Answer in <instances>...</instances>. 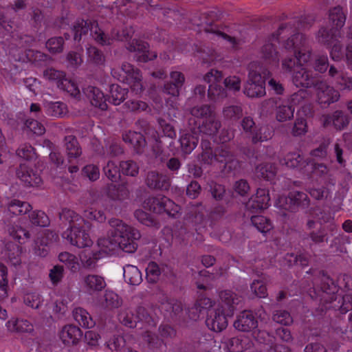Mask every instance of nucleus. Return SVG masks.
Instances as JSON below:
<instances>
[{
	"instance_id": "7ed1b4c3",
	"label": "nucleus",
	"mask_w": 352,
	"mask_h": 352,
	"mask_svg": "<svg viewBox=\"0 0 352 352\" xmlns=\"http://www.w3.org/2000/svg\"><path fill=\"white\" fill-rule=\"evenodd\" d=\"M283 47L285 50L291 49L292 52L297 54L295 59L284 58L283 60V69L290 72L293 68L294 69L295 74L292 80L296 87H309L312 85L313 80L307 74L310 53L304 36L300 34L293 36L283 44Z\"/></svg>"
},
{
	"instance_id": "8fccbe9b",
	"label": "nucleus",
	"mask_w": 352,
	"mask_h": 352,
	"mask_svg": "<svg viewBox=\"0 0 352 352\" xmlns=\"http://www.w3.org/2000/svg\"><path fill=\"white\" fill-rule=\"evenodd\" d=\"M252 292L258 297L264 298L267 295L265 285L260 280H254L251 285Z\"/></svg>"
},
{
	"instance_id": "c03bdc74",
	"label": "nucleus",
	"mask_w": 352,
	"mask_h": 352,
	"mask_svg": "<svg viewBox=\"0 0 352 352\" xmlns=\"http://www.w3.org/2000/svg\"><path fill=\"white\" fill-rule=\"evenodd\" d=\"M63 40L60 37L52 38L47 41L46 47L52 53L59 52L63 49Z\"/></svg>"
},
{
	"instance_id": "4468645a",
	"label": "nucleus",
	"mask_w": 352,
	"mask_h": 352,
	"mask_svg": "<svg viewBox=\"0 0 352 352\" xmlns=\"http://www.w3.org/2000/svg\"><path fill=\"white\" fill-rule=\"evenodd\" d=\"M81 336V330L74 325L65 326L60 333V338L67 345L76 344Z\"/></svg>"
},
{
	"instance_id": "e2e57ef3",
	"label": "nucleus",
	"mask_w": 352,
	"mask_h": 352,
	"mask_svg": "<svg viewBox=\"0 0 352 352\" xmlns=\"http://www.w3.org/2000/svg\"><path fill=\"white\" fill-rule=\"evenodd\" d=\"M241 113V109L239 107H230L223 110L225 117L228 118H238Z\"/></svg>"
},
{
	"instance_id": "6e6d98bb",
	"label": "nucleus",
	"mask_w": 352,
	"mask_h": 352,
	"mask_svg": "<svg viewBox=\"0 0 352 352\" xmlns=\"http://www.w3.org/2000/svg\"><path fill=\"white\" fill-rule=\"evenodd\" d=\"M162 176H160L157 173L152 172L148 175L147 183L148 185L151 188H162L163 184H160V179Z\"/></svg>"
},
{
	"instance_id": "a211bd4d",
	"label": "nucleus",
	"mask_w": 352,
	"mask_h": 352,
	"mask_svg": "<svg viewBox=\"0 0 352 352\" xmlns=\"http://www.w3.org/2000/svg\"><path fill=\"white\" fill-rule=\"evenodd\" d=\"M73 315L75 320L82 327L91 328L95 325V322L90 314L81 307L74 309Z\"/></svg>"
},
{
	"instance_id": "a18cd8bd",
	"label": "nucleus",
	"mask_w": 352,
	"mask_h": 352,
	"mask_svg": "<svg viewBox=\"0 0 352 352\" xmlns=\"http://www.w3.org/2000/svg\"><path fill=\"white\" fill-rule=\"evenodd\" d=\"M59 260L65 263L71 269H75L78 265V259L68 252H63L59 254Z\"/></svg>"
},
{
	"instance_id": "ea45409f",
	"label": "nucleus",
	"mask_w": 352,
	"mask_h": 352,
	"mask_svg": "<svg viewBox=\"0 0 352 352\" xmlns=\"http://www.w3.org/2000/svg\"><path fill=\"white\" fill-rule=\"evenodd\" d=\"M8 279L7 269L5 265L0 263V299L7 296Z\"/></svg>"
},
{
	"instance_id": "412c9836",
	"label": "nucleus",
	"mask_w": 352,
	"mask_h": 352,
	"mask_svg": "<svg viewBox=\"0 0 352 352\" xmlns=\"http://www.w3.org/2000/svg\"><path fill=\"white\" fill-rule=\"evenodd\" d=\"M125 280L131 285H138L142 281V275L137 267L131 265L123 267Z\"/></svg>"
},
{
	"instance_id": "5701e85b",
	"label": "nucleus",
	"mask_w": 352,
	"mask_h": 352,
	"mask_svg": "<svg viewBox=\"0 0 352 352\" xmlns=\"http://www.w3.org/2000/svg\"><path fill=\"white\" fill-rule=\"evenodd\" d=\"M278 38L273 36L262 47L263 58L269 60L270 62L277 63L278 60V52L274 48L275 43Z\"/></svg>"
},
{
	"instance_id": "f03ea898",
	"label": "nucleus",
	"mask_w": 352,
	"mask_h": 352,
	"mask_svg": "<svg viewBox=\"0 0 352 352\" xmlns=\"http://www.w3.org/2000/svg\"><path fill=\"white\" fill-rule=\"evenodd\" d=\"M228 290L220 293L221 302L212 304L208 298L198 301L195 307L190 310L189 316L192 320L199 319L207 311L206 325L212 331L219 332L225 329L228 325V318L234 314V305L238 304L239 299Z\"/></svg>"
},
{
	"instance_id": "13d9d810",
	"label": "nucleus",
	"mask_w": 352,
	"mask_h": 352,
	"mask_svg": "<svg viewBox=\"0 0 352 352\" xmlns=\"http://www.w3.org/2000/svg\"><path fill=\"white\" fill-rule=\"evenodd\" d=\"M93 36L94 39L100 44H109L110 41L107 38V36L104 34L103 32L98 28L95 27L92 30Z\"/></svg>"
},
{
	"instance_id": "c9c22d12",
	"label": "nucleus",
	"mask_w": 352,
	"mask_h": 352,
	"mask_svg": "<svg viewBox=\"0 0 352 352\" xmlns=\"http://www.w3.org/2000/svg\"><path fill=\"white\" fill-rule=\"evenodd\" d=\"M58 87L65 90L74 97H78L80 94V91L76 84L65 77L63 78Z\"/></svg>"
},
{
	"instance_id": "58836bf2",
	"label": "nucleus",
	"mask_w": 352,
	"mask_h": 352,
	"mask_svg": "<svg viewBox=\"0 0 352 352\" xmlns=\"http://www.w3.org/2000/svg\"><path fill=\"white\" fill-rule=\"evenodd\" d=\"M24 303L33 308L38 309L43 302V298L37 293H28L24 296Z\"/></svg>"
},
{
	"instance_id": "f257e3e1",
	"label": "nucleus",
	"mask_w": 352,
	"mask_h": 352,
	"mask_svg": "<svg viewBox=\"0 0 352 352\" xmlns=\"http://www.w3.org/2000/svg\"><path fill=\"white\" fill-rule=\"evenodd\" d=\"M109 225L111 230L107 236L98 239L96 250L92 252L86 249L80 253V261L85 267L94 266L98 260L116 254L118 250L128 253L136 250L135 241L140 237L137 230L116 219H111Z\"/></svg>"
},
{
	"instance_id": "bf43d9fd",
	"label": "nucleus",
	"mask_w": 352,
	"mask_h": 352,
	"mask_svg": "<svg viewBox=\"0 0 352 352\" xmlns=\"http://www.w3.org/2000/svg\"><path fill=\"white\" fill-rule=\"evenodd\" d=\"M85 217L89 220H96L99 222H102L105 219V217L101 211L93 210L85 211Z\"/></svg>"
},
{
	"instance_id": "0e129e2a",
	"label": "nucleus",
	"mask_w": 352,
	"mask_h": 352,
	"mask_svg": "<svg viewBox=\"0 0 352 352\" xmlns=\"http://www.w3.org/2000/svg\"><path fill=\"white\" fill-rule=\"evenodd\" d=\"M89 58L95 63H99L102 60V55L94 47H91L87 50Z\"/></svg>"
},
{
	"instance_id": "9d476101",
	"label": "nucleus",
	"mask_w": 352,
	"mask_h": 352,
	"mask_svg": "<svg viewBox=\"0 0 352 352\" xmlns=\"http://www.w3.org/2000/svg\"><path fill=\"white\" fill-rule=\"evenodd\" d=\"M264 80L260 74L250 71L248 80L245 86L244 93L251 98L261 97L265 94Z\"/></svg>"
},
{
	"instance_id": "a19ab883",
	"label": "nucleus",
	"mask_w": 352,
	"mask_h": 352,
	"mask_svg": "<svg viewBox=\"0 0 352 352\" xmlns=\"http://www.w3.org/2000/svg\"><path fill=\"white\" fill-rule=\"evenodd\" d=\"M162 210L170 216H175L179 212V207L169 199L164 197L162 199V206L157 212H160Z\"/></svg>"
},
{
	"instance_id": "72a5a7b5",
	"label": "nucleus",
	"mask_w": 352,
	"mask_h": 352,
	"mask_svg": "<svg viewBox=\"0 0 352 352\" xmlns=\"http://www.w3.org/2000/svg\"><path fill=\"white\" fill-rule=\"evenodd\" d=\"M47 111L48 114L52 116L60 117L66 114L67 107L63 102H52L47 104Z\"/></svg>"
},
{
	"instance_id": "774afa93",
	"label": "nucleus",
	"mask_w": 352,
	"mask_h": 352,
	"mask_svg": "<svg viewBox=\"0 0 352 352\" xmlns=\"http://www.w3.org/2000/svg\"><path fill=\"white\" fill-rule=\"evenodd\" d=\"M199 190H200V186L199 184L196 182H191L187 187V195L190 197V198H195L199 192Z\"/></svg>"
},
{
	"instance_id": "680f3d73",
	"label": "nucleus",
	"mask_w": 352,
	"mask_h": 352,
	"mask_svg": "<svg viewBox=\"0 0 352 352\" xmlns=\"http://www.w3.org/2000/svg\"><path fill=\"white\" fill-rule=\"evenodd\" d=\"M67 302H64L60 297H57L52 307L53 312L55 314H64L67 310Z\"/></svg>"
},
{
	"instance_id": "b1692460",
	"label": "nucleus",
	"mask_w": 352,
	"mask_h": 352,
	"mask_svg": "<svg viewBox=\"0 0 352 352\" xmlns=\"http://www.w3.org/2000/svg\"><path fill=\"white\" fill-rule=\"evenodd\" d=\"M89 98L92 105L104 110L107 107L106 98L103 93L98 88L90 87L89 90Z\"/></svg>"
},
{
	"instance_id": "f8f14e48",
	"label": "nucleus",
	"mask_w": 352,
	"mask_h": 352,
	"mask_svg": "<svg viewBox=\"0 0 352 352\" xmlns=\"http://www.w3.org/2000/svg\"><path fill=\"white\" fill-rule=\"evenodd\" d=\"M105 286L104 279L98 275H88L83 278L81 283L82 289L89 294L101 291Z\"/></svg>"
},
{
	"instance_id": "1a4fd4ad",
	"label": "nucleus",
	"mask_w": 352,
	"mask_h": 352,
	"mask_svg": "<svg viewBox=\"0 0 352 352\" xmlns=\"http://www.w3.org/2000/svg\"><path fill=\"white\" fill-rule=\"evenodd\" d=\"M104 171L108 178L112 182H116L120 177V172L126 175L134 176L138 172V167L135 163L127 161L122 162L118 168L117 162L111 160L104 168Z\"/></svg>"
},
{
	"instance_id": "cd10ccee",
	"label": "nucleus",
	"mask_w": 352,
	"mask_h": 352,
	"mask_svg": "<svg viewBox=\"0 0 352 352\" xmlns=\"http://www.w3.org/2000/svg\"><path fill=\"white\" fill-rule=\"evenodd\" d=\"M126 88L121 87L118 85H112L110 88V100L115 105L120 104L124 99L126 94Z\"/></svg>"
},
{
	"instance_id": "393cba45",
	"label": "nucleus",
	"mask_w": 352,
	"mask_h": 352,
	"mask_svg": "<svg viewBox=\"0 0 352 352\" xmlns=\"http://www.w3.org/2000/svg\"><path fill=\"white\" fill-rule=\"evenodd\" d=\"M85 340L86 343L91 347H98V349H104L109 350L107 345L108 342L111 340L110 339L104 345H100L101 337L98 333L95 331H88L85 333Z\"/></svg>"
},
{
	"instance_id": "09e8293b",
	"label": "nucleus",
	"mask_w": 352,
	"mask_h": 352,
	"mask_svg": "<svg viewBox=\"0 0 352 352\" xmlns=\"http://www.w3.org/2000/svg\"><path fill=\"white\" fill-rule=\"evenodd\" d=\"M19 157L30 160H32L35 156L34 148L30 145H23L21 146L16 151Z\"/></svg>"
},
{
	"instance_id": "0eeeda50",
	"label": "nucleus",
	"mask_w": 352,
	"mask_h": 352,
	"mask_svg": "<svg viewBox=\"0 0 352 352\" xmlns=\"http://www.w3.org/2000/svg\"><path fill=\"white\" fill-rule=\"evenodd\" d=\"M234 326L239 331L252 332L254 338L259 343L270 341V336L267 333L256 329L257 320L250 311L241 312L234 322Z\"/></svg>"
},
{
	"instance_id": "9b49d317",
	"label": "nucleus",
	"mask_w": 352,
	"mask_h": 352,
	"mask_svg": "<svg viewBox=\"0 0 352 352\" xmlns=\"http://www.w3.org/2000/svg\"><path fill=\"white\" fill-rule=\"evenodd\" d=\"M318 102L320 104H329L337 101L339 94L337 91L330 87L326 82H321L316 85Z\"/></svg>"
},
{
	"instance_id": "bb28decb",
	"label": "nucleus",
	"mask_w": 352,
	"mask_h": 352,
	"mask_svg": "<svg viewBox=\"0 0 352 352\" xmlns=\"http://www.w3.org/2000/svg\"><path fill=\"white\" fill-rule=\"evenodd\" d=\"M125 339L122 336H114L108 342L107 346L111 352H137L135 351H130L128 348L124 349Z\"/></svg>"
},
{
	"instance_id": "052dcab7",
	"label": "nucleus",
	"mask_w": 352,
	"mask_h": 352,
	"mask_svg": "<svg viewBox=\"0 0 352 352\" xmlns=\"http://www.w3.org/2000/svg\"><path fill=\"white\" fill-rule=\"evenodd\" d=\"M271 138V132L267 130L266 127H261L259 129V133H256L253 135L252 139L253 141H265Z\"/></svg>"
},
{
	"instance_id": "3c124183",
	"label": "nucleus",
	"mask_w": 352,
	"mask_h": 352,
	"mask_svg": "<svg viewBox=\"0 0 352 352\" xmlns=\"http://www.w3.org/2000/svg\"><path fill=\"white\" fill-rule=\"evenodd\" d=\"M44 76L45 78L50 80H55L56 81L57 85L60 84V81L65 76L63 72L55 70L54 69H48L44 72Z\"/></svg>"
},
{
	"instance_id": "a878e982",
	"label": "nucleus",
	"mask_w": 352,
	"mask_h": 352,
	"mask_svg": "<svg viewBox=\"0 0 352 352\" xmlns=\"http://www.w3.org/2000/svg\"><path fill=\"white\" fill-rule=\"evenodd\" d=\"M251 221L256 229L262 233H267L272 228L270 220L262 215L252 216Z\"/></svg>"
},
{
	"instance_id": "4c0bfd02",
	"label": "nucleus",
	"mask_w": 352,
	"mask_h": 352,
	"mask_svg": "<svg viewBox=\"0 0 352 352\" xmlns=\"http://www.w3.org/2000/svg\"><path fill=\"white\" fill-rule=\"evenodd\" d=\"M161 270L159 266L154 262L149 263L146 268V278L148 282H156L160 276Z\"/></svg>"
},
{
	"instance_id": "4d7b16f0",
	"label": "nucleus",
	"mask_w": 352,
	"mask_h": 352,
	"mask_svg": "<svg viewBox=\"0 0 352 352\" xmlns=\"http://www.w3.org/2000/svg\"><path fill=\"white\" fill-rule=\"evenodd\" d=\"M26 125L28 128L36 135H40L45 132L43 126L37 121H27Z\"/></svg>"
},
{
	"instance_id": "423d86ee",
	"label": "nucleus",
	"mask_w": 352,
	"mask_h": 352,
	"mask_svg": "<svg viewBox=\"0 0 352 352\" xmlns=\"http://www.w3.org/2000/svg\"><path fill=\"white\" fill-rule=\"evenodd\" d=\"M222 78L221 73L212 69L204 76V80L208 84V96L212 99H219L228 96L227 91H237L241 88V80L236 76H230L225 79L226 90L219 88Z\"/></svg>"
},
{
	"instance_id": "473e14b6",
	"label": "nucleus",
	"mask_w": 352,
	"mask_h": 352,
	"mask_svg": "<svg viewBox=\"0 0 352 352\" xmlns=\"http://www.w3.org/2000/svg\"><path fill=\"white\" fill-rule=\"evenodd\" d=\"M20 254L21 249L16 245H9L5 252V256L8 257V261L13 265H17L20 263Z\"/></svg>"
},
{
	"instance_id": "2f4dec72",
	"label": "nucleus",
	"mask_w": 352,
	"mask_h": 352,
	"mask_svg": "<svg viewBox=\"0 0 352 352\" xmlns=\"http://www.w3.org/2000/svg\"><path fill=\"white\" fill-rule=\"evenodd\" d=\"M329 74L331 77L335 78L336 76L338 83L340 85V88L342 89H350L352 87V80L349 77H345L342 74H340L333 67H331L329 69Z\"/></svg>"
},
{
	"instance_id": "f3484780",
	"label": "nucleus",
	"mask_w": 352,
	"mask_h": 352,
	"mask_svg": "<svg viewBox=\"0 0 352 352\" xmlns=\"http://www.w3.org/2000/svg\"><path fill=\"white\" fill-rule=\"evenodd\" d=\"M269 205L270 197L268 191L264 188H259L257 190L255 197L249 201L248 207H251L255 210H262L267 208Z\"/></svg>"
},
{
	"instance_id": "c756f323",
	"label": "nucleus",
	"mask_w": 352,
	"mask_h": 352,
	"mask_svg": "<svg viewBox=\"0 0 352 352\" xmlns=\"http://www.w3.org/2000/svg\"><path fill=\"white\" fill-rule=\"evenodd\" d=\"M329 19L333 23V28L336 30L342 27L345 22V16L340 7L335 8L330 12Z\"/></svg>"
},
{
	"instance_id": "de8ad7c7",
	"label": "nucleus",
	"mask_w": 352,
	"mask_h": 352,
	"mask_svg": "<svg viewBox=\"0 0 352 352\" xmlns=\"http://www.w3.org/2000/svg\"><path fill=\"white\" fill-rule=\"evenodd\" d=\"M273 320L280 324L289 325L292 322V318L290 314L285 311H277L273 316Z\"/></svg>"
},
{
	"instance_id": "dca6fc26",
	"label": "nucleus",
	"mask_w": 352,
	"mask_h": 352,
	"mask_svg": "<svg viewBox=\"0 0 352 352\" xmlns=\"http://www.w3.org/2000/svg\"><path fill=\"white\" fill-rule=\"evenodd\" d=\"M129 50L131 52H136L138 53V58L140 61H146L156 57L155 53H151L148 50L147 43L133 39L128 47Z\"/></svg>"
},
{
	"instance_id": "2eb2a0df",
	"label": "nucleus",
	"mask_w": 352,
	"mask_h": 352,
	"mask_svg": "<svg viewBox=\"0 0 352 352\" xmlns=\"http://www.w3.org/2000/svg\"><path fill=\"white\" fill-rule=\"evenodd\" d=\"M155 199H150L146 202L144 203V210L142 209H138L135 212V217L136 219L143 224L150 226L153 223V220L150 214V212L153 210L155 212H157V209L155 206H153L155 203Z\"/></svg>"
},
{
	"instance_id": "864d4df0",
	"label": "nucleus",
	"mask_w": 352,
	"mask_h": 352,
	"mask_svg": "<svg viewBox=\"0 0 352 352\" xmlns=\"http://www.w3.org/2000/svg\"><path fill=\"white\" fill-rule=\"evenodd\" d=\"M83 173L90 180L94 181L99 178L100 172L98 168L94 165H88L83 168Z\"/></svg>"
},
{
	"instance_id": "6e6552de",
	"label": "nucleus",
	"mask_w": 352,
	"mask_h": 352,
	"mask_svg": "<svg viewBox=\"0 0 352 352\" xmlns=\"http://www.w3.org/2000/svg\"><path fill=\"white\" fill-rule=\"evenodd\" d=\"M111 74L118 80L129 85L131 92L135 94L138 95L142 91L141 76L138 70H134L131 65L125 63L121 68L113 69Z\"/></svg>"
},
{
	"instance_id": "603ef678",
	"label": "nucleus",
	"mask_w": 352,
	"mask_h": 352,
	"mask_svg": "<svg viewBox=\"0 0 352 352\" xmlns=\"http://www.w3.org/2000/svg\"><path fill=\"white\" fill-rule=\"evenodd\" d=\"M302 157L296 153L289 154L285 159V164L289 168H296L300 165Z\"/></svg>"
},
{
	"instance_id": "aec40b11",
	"label": "nucleus",
	"mask_w": 352,
	"mask_h": 352,
	"mask_svg": "<svg viewBox=\"0 0 352 352\" xmlns=\"http://www.w3.org/2000/svg\"><path fill=\"white\" fill-rule=\"evenodd\" d=\"M6 327L12 332H30L33 326L26 320H16L11 318L6 324Z\"/></svg>"
},
{
	"instance_id": "c85d7f7f",
	"label": "nucleus",
	"mask_w": 352,
	"mask_h": 352,
	"mask_svg": "<svg viewBox=\"0 0 352 352\" xmlns=\"http://www.w3.org/2000/svg\"><path fill=\"white\" fill-rule=\"evenodd\" d=\"M294 109L287 104L279 105L276 109V116L279 122L290 120L294 116Z\"/></svg>"
},
{
	"instance_id": "5fc2aeb1",
	"label": "nucleus",
	"mask_w": 352,
	"mask_h": 352,
	"mask_svg": "<svg viewBox=\"0 0 352 352\" xmlns=\"http://www.w3.org/2000/svg\"><path fill=\"white\" fill-rule=\"evenodd\" d=\"M10 236L17 239L20 243H23L21 240L28 238V232L21 228L13 227L10 230Z\"/></svg>"
},
{
	"instance_id": "4be33fe9",
	"label": "nucleus",
	"mask_w": 352,
	"mask_h": 352,
	"mask_svg": "<svg viewBox=\"0 0 352 352\" xmlns=\"http://www.w3.org/2000/svg\"><path fill=\"white\" fill-rule=\"evenodd\" d=\"M170 78L173 84L166 85L165 91L173 96H176L179 94V88L184 81V77L179 72H172Z\"/></svg>"
},
{
	"instance_id": "6ab92c4d",
	"label": "nucleus",
	"mask_w": 352,
	"mask_h": 352,
	"mask_svg": "<svg viewBox=\"0 0 352 352\" xmlns=\"http://www.w3.org/2000/svg\"><path fill=\"white\" fill-rule=\"evenodd\" d=\"M65 146L69 162L74 161L80 155L81 150L74 137L69 135L65 138Z\"/></svg>"
},
{
	"instance_id": "f704fd0d",
	"label": "nucleus",
	"mask_w": 352,
	"mask_h": 352,
	"mask_svg": "<svg viewBox=\"0 0 352 352\" xmlns=\"http://www.w3.org/2000/svg\"><path fill=\"white\" fill-rule=\"evenodd\" d=\"M31 209V206L26 202L15 200L10 204L9 210L14 214H26Z\"/></svg>"
},
{
	"instance_id": "20e7f679",
	"label": "nucleus",
	"mask_w": 352,
	"mask_h": 352,
	"mask_svg": "<svg viewBox=\"0 0 352 352\" xmlns=\"http://www.w3.org/2000/svg\"><path fill=\"white\" fill-rule=\"evenodd\" d=\"M192 118L189 120L192 135L183 134L180 138V144L183 152L189 153L196 147L198 142V133L208 135H213L220 126L215 120L210 107L200 106L191 110Z\"/></svg>"
},
{
	"instance_id": "39448f33",
	"label": "nucleus",
	"mask_w": 352,
	"mask_h": 352,
	"mask_svg": "<svg viewBox=\"0 0 352 352\" xmlns=\"http://www.w3.org/2000/svg\"><path fill=\"white\" fill-rule=\"evenodd\" d=\"M60 219L68 221L71 226L63 232V237L72 245L78 248H87L92 245L89 234L82 230V220L73 210L64 209L60 214Z\"/></svg>"
},
{
	"instance_id": "ddd939ff",
	"label": "nucleus",
	"mask_w": 352,
	"mask_h": 352,
	"mask_svg": "<svg viewBox=\"0 0 352 352\" xmlns=\"http://www.w3.org/2000/svg\"><path fill=\"white\" fill-rule=\"evenodd\" d=\"M307 195L296 192L289 198L280 197L277 202V205L280 208H285L286 210H292L293 206L295 205L305 206L307 204Z\"/></svg>"
},
{
	"instance_id": "338daca9",
	"label": "nucleus",
	"mask_w": 352,
	"mask_h": 352,
	"mask_svg": "<svg viewBox=\"0 0 352 352\" xmlns=\"http://www.w3.org/2000/svg\"><path fill=\"white\" fill-rule=\"evenodd\" d=\"M62 275H63V268L59 266L54 267L51 270L50 273V279L54 283H58L62 278Z\"/></svg>"
},
{
	"instance_id": "7c9ffc66",
	"label": "nucleus",
	"mask_w": 352,
	"mask_h": 352,
	"mask_svg": "<svg viewBox=\"0 0 352 352\" xmlns=\"http://www.w3.org/2000/svg\"><path fill=\"white\" fill-rule=\"evenodd\" d=\"M220 347L229 352H248L246 351L248 348H245V351H243V346L242 341L239 338H233L228 341V342H222Z\"/></svg>"
},
{
	"instance_id": "37998d69",
	"label": "nucleus",
	"mask_w": 352,
	"mask_h": 352,
	"mask_svg": "<svg viewBox=\"0 0 352 352\" xmlns=\"http://www.w3.org/2000/svg\"><path fill=\"white\" fill-rule=\"evenodd\" d=\"M123 140L124 142H129L134 146H141L144 142L142 136L140 133L136 132H129L124 135Z\"/></svg>"
},
{
	"instance_id": "69168bd1",
	"label": "nucleus",
	"mask_w": 352,
	"mask_h": 352,
	"mask_svg": "<svg viewBox=\"0 0 352 352\" xmlns=\"http://www.w3.org/2000/svg\"><path fill=\"white\" fill-rule=\"evenodd\" d=\"M307 124L304 119H298L294 128V133L296 135H300L306 132Z\"/></svg>"
},
{
	"instance_id": "79ce46f5",
	"label": "nucleus",
	"mask_w": 352,
	"mask_h": 352,
	"mask_svg": "<svg viewBox=\"0 0 352 352\" xmlns=\"http://www.w3.org/2000/svg\"><path fill=\"white\" fill-rule=\"evenodd\" d=\"M118 320L124 325L129 327H134L137 326L136 318H134L128 311H124L118 315Z\"/></svg>"
},
{
	"instance_id": "e433bc0d",
	"label": "nucleus",
	"mask_w": 352,
	"mask_h": 352,
	"mask_svg": "<svg viewBox=\"0 0 352 352\" xmlns=\"http://www.w3.org/2000/svg\"><path fill=\"white\" fill-rule=\"evenodd\" d=\"M331 122L336 128L342 129L348 124V119L341 111H336L330 120L326 121L325 124H330Z\"/></svg>"
},
{
	"instance_id": "49530a36",
	"label": "nucleus",
	"mask_w": 352,
	"mask_h": 352,
	"mask_svg": "<svg viewBox=\"0 0 352 352\" xmlns=\"http://www.w3.org/2000/svg\"><path fill=\"white\" fill-rule=\"evenodd\" d=\"M106 306L110 308L117 307L120 305V300L117 294L112 291H107L104 294Z\"/></svg>"
}]
</instances>
